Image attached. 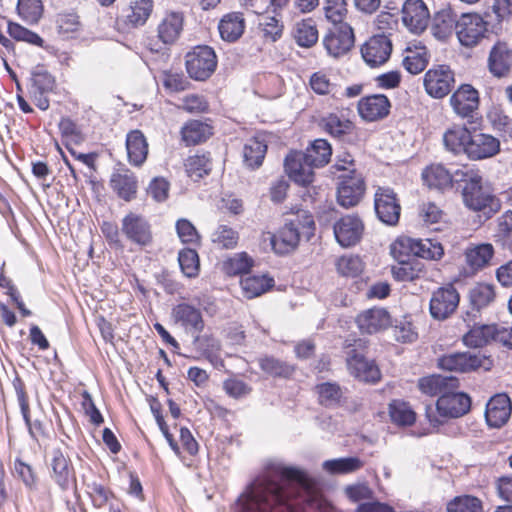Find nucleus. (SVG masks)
Segmentation results:
<instances>
[{
  "label": "nucleus",
  "instance_id": "c9c22d12",
  "mask_svg": "<svg viewBox=\"0 0 512 512\" xmlns=\"http://www.w3.org/2000/svg\"><path fill=\"white\" fill-rule=\"evenodd\" d=\"M258 365L265 374L273 378L289 379L296 370V367L287 361L268 355L260 357Z\"/></svg>",
  "mask_w": 512,
  "mask_h": 512
},
{
  "label": "nucleus",
  "instance_id": "f257e3e1",
  "mask_svg": "<svg viewBox=\"0 0 512 512\" xmlns=\"http://www.w3.org/2000/svg\"><path fill=\"white\" fill-rule=\"evenodd\" d=\"M306 471L279 461L266 464L237 499L240 512H281L308 486Z\"/></svg>",
  "mask_w": 512,
  "mask_h": 512
},
{
  "label": "nucleus",
  "instance_id": "aec40b11",
  "mask_svg": "<svg viewBox=\"0 0 512 512\" xmlns=\"http://www.w3.org/2000/svg\"><path fill=\"white\" fill-rule=\"evenodd\" d=\"M392 47V42L388 36L377 34L363 44L361 55L367 65L378 67L389 60Z\"/></svg>",
  "mask_w": 512,
  "mask_h": 512
},
{
  "label": "nucleus",
  "instance_id": "f8f14e48",
  "mask_svg": "<svg viewBox=\"0 0 512 512\" xmlns=\"http://www.w3.org/2000/svg\"><path fill=\"white\" fill-rule=\"evenodd\" d=\"M455 32L461 45L473 47L486 37L484 18L477 13H462L456 22Z\"/></svg>",
  "mask_w": 512,
  "mask_h": 512
},
{
  "label": "nucleus",
  "instance_id": "473e14b6",
  "mask_svg": "<svg viewBox=\"0 0 512 512\" xmlns=\"http://www.w3.org/2000/svg\"><path fill=\"white\" fill-rule=\"evenodd\" d=\"M185 171L193 181H200L208 176L213 167L211 153L198 150L194 155L189 156L184 163Z\"/></svg>",
  "mask_w": 512,
  "mask_h": 512
},
{
  "label": "nucleus",
  "instance_id": "c85d7f7f",
  "mask_svg": "<svg viewBox=\"0 0 512 512\" xmlns=\"http://www.w3.org/2000/svg\"><path fill=\"white\" fill-rule=\"evenodd\" d=\"M495 298V292L492 285L478 284L470 290L469 301L470 309L462 316L467 326H470V317H479L481 309L487 307Z\"/></svg>",
  "mask_w": 512,
  "mask_h": 512
},
{
  "label": "nucleus",
  "instance_id": "79ce46f5",
  "mask_svg": "<svg viewBox=\"0 0 512 512\" xmlns=\"http://www.w3.org/2000/svg\"><path fill=\"white\" fill-rule=\"evenodd\" d=\"M183 28V16L181 13L168 14L158 26V36L165 44L174 43Z\"/></svg>",
  "mask_w": 512,
  "mask_h": 512
},
{
  "label": "nucleus",
  "instance_id": "20e7f679",
  "mask_svg": "<svg viewBox=\"0 0 512 512\" xmlns=\"http://www.w3.org/2000/svg\"><path fill=\"white\" fill-rule=\"evenodd\" d=\"M369 341L362 338L345 340L344 348L346 360L351 374L364 382L376 383L381 378V372L374 360H369L365 356Z\"/></svg>",
  "mask_w": 512,
  "mask_h": 512
},
{
  "label": "nucleus",
  "instance_id": "9b49d317",
  "mask_svg": "<svg viewBox=\"0 0 512 512\" xmlns=\"http://www.w3.org/2000/svg\"><path fill=\"white\" fill-rule=\"evenodd\" d=\"M455 83L454 72L447 65H437L430 68L424 75L426 93L435 99L447 96Z\"/></svg>",
  "mask_w": 512,
  "mask_h": 512
},
{
  "label": "nucleus",
  "instance_id": "7c9ffc66",
  "mask_svg": "<svg viewBox=\"0 0 512 512\" xmlns=\"http://www.w3.org/2000/svg\"><path fill=\"white\" fill-rule=\"evenodd\" d=\"M512 66V50L505 42L498 41L491 48L488 57L489 71L496 77L505 76Z\"/></svg>",
  "mask_w": 512,
  "mask_h": 512
},
{
  "label": "nucleus",
  "instance_id": "c756f323",
  "mask_svg": "<svg viewBox=\"0 0 512 512\" xmlns=\"http://www.w3.org/2000/svg\"><path fill=\"white\" fill-rule=\"evenodd\" d=\"M172 316L186 330L201 333L204 329V320L201 311L188 303H179L172 309Z\"/></svg>",
  "mask_w": 512,
  "mask_h": 512
},
{
  "label": "nucleus",
  "instance_id": "680f3d73",
  "mask_svg": "<svg viewBox=\"0 0 512 512\" xmlns=\"http://www.w3.org/2000/svg\"><path fill=\"white\" fill-rule=\"evenodd\" d=\"M283 24L277 16L263 15L259 19V28L263 37L271 42L277 41L283 33Z\"/></svg>",
  "mask_w": 512,
  "mask_h": 512
},
{
  "label": "nucleus",
  "instance_id": "3c124183",
  "mask_svg": "<svg viewBox=\"0 0 512 512\" xmlns=\"http://www.w3.org/2000/svg\"><path fill=\"white\" fill-rule=\"evenodd\" d=\"M388 409L391 421L398 426H411L416 421V413L405 401L392 400Z\"/></svg>",
  "mask_w": 512,
  "mask_h": 512
},
{
  "label": "nucleus",
  "instance_id": "8fccbe9b",
  "mask_svg": "<svg viewBox=\"0 0 512 512\" xmlns=\"http://www.w3.org/2000/svg\"><path fill=\"white\" fill-rule=\"evenodd\" d=\"M494 255L493 246L489 243L480 244L465 253L466 263L472 271H478L489 264Z\"/></svg>",
  "mask_w": 512,
  "mask_h": 512
},
{
  "label": "nucleus",
  "instance_id": "393cba45",
  "mask_svg": "<svg viewBox=\"0 0 512 512\" xmlns=\"http://www.w3.org/2000/svg\"><path fill=\"white\" fill-rule=\"evenodd\" d=\"M450 104L456 114L470 117L478 108L479 93L470 84H462L450 97Z\"/></svg>",
  "mask_w": 512,
  "mask_h": 512
},
{
  "label": "nucleus",
  "instance_id": "7ed1b4c3",
  "mask_svg": "<svg viewBox=\"0 0 512 512\" xmlns=\"http://www.w3.org/2000/svg\"><path fill=\"white\" fill-rule=\"evenodd\" d=\"M314 231L313 216L303 211L286 222L276 234H269V240L275 253L285 255L295 250L301 237L309 241L314 236Z\"/></svg>",
  "mask_w": 512,
  "mask_h": 512
},
{
  "label": "nucleus",
  "instance_id": "bf43d9fd",
  "mask_svg": "<svg viewBox=\"0 0 512 512\" xmlns=\"http://www.w3.org/2000/svg\"><path fill=\"white\" fill-rule=\"evenodd\" d=\"M16 10L24 21L36 24L42 17L43 4L41 0H18Z\"/></svg>",
  "mask_w": 512,
  "mask_h": 512
},
{
  "label": "nucleus",
  "instance_id": "58836bf2",
  "mask_svg": "<svg viewBox=\"0 0 512 512\" xmlns=\"http://www.w3.org/2000/svg\"><path fill=\"white\" fill-rule=\"evenodd\" d=\"M193 345L197 352H199L200 357L207 359L211 364L216 365V363L220 360L219 351L221 349L220 341L214 337L212 334H204L197 335L193 339Z\"/></svg>",
  "mask_w": 512,
  "mask_h": 512
},
{
  "label": "nucleus",
  "instance_id": "09e8293b",
  "mask_svg": "<svg viewBox=\"0 0 512 512\" xmlns=\"http://www.w3.org/2000/svg\"><path fill=\"white\" fill-rule=\"evenodd\" d=\"M315 390L318 394L319 403L326 408H333L341 405L343 391L336 382H324L317 384Z\"/></svg>",
  "mask_w": 512,
  "mask_h": 512
},
{
  "label": "nucleus",
  "instance_id": "39448f33",
  "mask_svg": "<svg viewBox=\"0 0 512 512\" xmlns=\"http://www.w3.org/2000/svg\"><path fill=\"white\" fill-rule=\"evenodd\" d=\"M392 253L403 257L422 258L427 260H439L444 255L442 244L435 239H414L400 237L392 245Z\"/></svg>",
  "mask_w": 512,
  "mask_h": 512
},
{
  "label": "nucleus",
  "instance_id": "cd10ccee",
  "mask_svg": "<svg viewBox=\"0 0 512 512\" xmlns=\"http://www.w3.org/2000/svg\"><path fill=\"white\" fill-rule=\"evenodd\" d=\"M110 187L116 195L125 202H131L137 197L138 180L128 169L114 172L109 181Z\"/></svg>",
  "mask_w": 512,
  "mask_h": 512
},
{
  "label": "nucleus",
  "instance_id": "a18cd8bd",
  "mask_svg": "<svg viewBox=\"0 0 512 512\" xmlns=\"http://www.w3.org/2000/svg\"><path fill=\"white\" fill-rule=\"evenodd\" d=\"M363 466V461L356 456L329 459L322 463L323 470L331 475L353 473Z\"/></svg>",
  "mask_w": 512,
  "mask_h": 512
},
{
  "label": "nucleus",
  "instance_id": "72a5a7b5",
  "mask_svg": "<svg viewBox=\"0 0 512 512\" xmlns=\"http://www.w3.org/2000/svg\"><path fill=\"white\" fill-rule=\"evenodd\" d=\"M418 387L427 395L440 397L447 390L457 389L459 380L454 376L430 375L420 378Z\"/></svg>",
  "mask_w": 512,
  "mask_h": 512
},
{
  "label": "nucleus",
  "instance_id": "37998d69",
  "mask_svg": "<svg viewBox=\"0 0 512 512\" xmlns=\"http://www.w3.org/2000/svg\"><path fill=\"white\" fill-rule=\"evenodd\" d=\"M218 29L223 40L235 42L242 36L245 29V22L240 14L230 13L221 19Z\"/></svg>",
  "mask_w": 512,
  "mask_h": 512
},
{
  "label": "nucleus",
  "instance_id": "5701e85b",
  "mask_svg": "<svg viewBox=\"0 0 512 512\" xmlns=\"http://www.w3.org/2000/svg\"><path fill=\"white\" fill-rule=\"evenodd\" d=\"M401 12L403 24L410 31L421 33L427 28L430 14L422 0H406Z\"/></svg>",
  "mask_w": 512,
  "mask_h": 512
},
{
  "label": "nucleus",
  "instance_id": "0e129e2a",
  "mask_svg": "<svg viewBox=\"0 0 512 512\" xmlns=\"http://www.w3.org/2000/svg\"><path fill=\"white\" fill-rule=\"evenodd\" d=\"M238 240V232L227 225H219L212 235V241L224 249L234 248Z\"/></svg>",
  "mask_w": 512,
  "mask_h": 512
},
{
  "label": "nucleus",
  "instance_id": "dca6fc26",
  "mask_svg": "<svg viewBox=\"0 0 512 512\" xmlns=\"http://www.w3.org/2000/svg\"><path fill=\"white\" fill-rule=\"evenodd\" d=\"M466 166L454 170L447 169L442 164H432L426 167L421 174L423 183L430 189H436L440 192L455 190L459 183H456L458 173L464 172Z\"/></svg>",
  "mask_w": 512,
  "mask_h": 512
},
{
  "label": "nucleus",
  "instance_id": "2f4dec72",
  "mask_svg": "<svg viewBox=\"0 0 512 512\" xmlns=\"http://www.w3.org/2000/svg\"><path fill=\"white\" fill-rule=\"evenodd\" d=\"M126 150L128 161L131 165L139 167L147 159L148 143L142 131L136 129L126 136Z\"/></svg>",
  "mask_w": 512,
  "mask_h": 512
},
{
  "label": "nucleus",
  "instance_id": "4d7b16f0",
  "mask_svg": "<svg viewBox=\"0 0 512 512\" xmlns=\"http://www.w3.org/2000/svg\"><path fill=\"white\" fill-rule=\"evenodd\" d=\"M447 512H483V502L480 498L463 494L455 496L446 506Z\"/></svg>",
  "mask_w": 512,
  "mask_h": 512
},
{
  "label": "nucleus",
  "instance_id": "ea45409f",
  "mask_svg": "<svg viewBox=\"0 0 512 512\" xmlns=\"http://www.w3.org/2000/svg\"><path fill=\"white\" fill-rule=\"evenodd\" d=\"M403 255L395 256L398 258L399 265L394 267L392 272L393 276L398 281L408 282L414 281L424 273V264L417 258L407 257L402 259Z\"/></svg>",
  "mask_w": 512,
  "mask_h": 512
},
{
  "label": "nucleus",
  "instance_id": "b1692460",
  "mask_svg": "<svg viewBox=\"0 0 512 512\" xmlns=\"http://www.w3.org/2000/svg\"><path fill=\"white\" fill-rule=\"evenodd\" d=\"M358 113L366 121L373 122L388 116L391 102L384 94L363 97L358 102Z\"/></svg>",
  "mask_w": 512,
  "mask_h": 512
},
{
  "label": "nucleus",
  "instance_id": "5fc2aeb1",
  "mask_svg": "<svg viewBox=\"0 0 512 512\" xmlns=\"http://www.w3.org/2000/svg\"><path fill=\"white\" fill-rule=\"evenodd\" d=\"M153 8L152 0H131L127 9V22L133 26L144 25Z\"/></svg>",
  "mask_w": 512,
  "mask_h": 512
},
{
  "label": "nucleus",
  "instance_id": "a211bd4d",
  "mask_svg": "<svg viewBox=\"0 0 512 512\" xmlns=\"http://www.w3.org/2000/svg\"><path fill=\"white\" fill-rule=\"evenodd\" d=\"M284 170L289 179L298 185L308 186L314 180V167L308 164L303 151H290L284 159Z\"/></svg>",
  "mask_w": 512,
  "mask_h": 512
},
{
  "label": "nucleus",
  "instance_id": "052dcab7",
  "mask_svg": "<svg viewBox=\"0 0 512 512\" xmlns=\"http://www.w3.org/2000/svg\"><path fill=\"white\" fill-rule=\"evenodd\" d=\"M253 266V259L246 253L241 252L224 262V270L230 276L246 274Z\"/></svg>",
  "mask_w": 512,
  "mask_h": 512
},
{
  "label": "nucleus",
  "instance_id": "e2e57ef3",
  "mask_svg": "<svg viewBox=\"0 0 512 512\" xmlns=\"http://www.w3.org/2000/svg\"><path fill=\"white\" fill-rule=\"evenodd\" d=\"M364 265L359 256H342L336 262L339 274L345 277L355 278L363 271Z\"/></svg>",
  "mask_w": 512,
  "mask_h": 512
},
{
  "label": "nucleus",
  "instance_id": "e433bc0d",
  "mask_svg": "<svg viewBox=\"0 0 512 512\" xmlns=\"http://www.w3.org/2000/svg\"><path fill=\"white\" fill-rule=\"evenodd\" d=\"M28 86L29 94H48L55 87V77L45 68L44 65H37L31 71Z\"/></svg>",
  "mask_w": 512,
  "mask_h": 512
},
{
  "label": "nucleus",
  "instance_id": "4c0bfd02",
  "mask_svg": "<svg viewBox=\"0 0 512 512\" xmlns=\"http://www.w3.org/2000/svg\"><path fill=\"white\" fill-rule=\"evenodd\" d=\"M308 158V164L314 168H321L327 165L332 156L331 144L326 139H315L303 152Z\"/></svg>",
  "mask_w": 512,
  "mask_h": 512
},
{
  "label": "nucleus",
  "instance_id": "f03ea898",
  "mask_svg": "<svg viewBox=\"0 0 512 512\" xmlns=\"http://www.w3.org/2000/svg\"><path fill=\"white\" fill-rule=\"evenodd\" d=\"M456 191H460L464 205L475 212L481 213L482 221L490 219L500 208V201L483 187V179L478 171L469 169L456 174Z\"/></svg>",
  "mask_w": 512,
  "mask_h": 512
},
{
  "label": "nucleus",
  "instance_id": "1a4fd4ad",
  "mask_svg": "<svg viewBox=\"0 0 512 512\" xmlns=\"http://www.w3.org/2000/svg\"><path fill=\"white\" fill-rule=\"evenodd\" d=\"M354 42V32L348 23L332 25L322 39L327 54L334 58L347 54L354 46Z\"/></svg>",
  "mask_w": 512,
  "mask_h": 512
},
{
  "label": "nucleus",
  "instance_id": "a878e982",
  "mask_svg": "<svg viewBox=\"0 0 512 512\" xmlns=\"http://www.w3.org/2000/svg\"><path fill=\"white\" fill-rule=\"evenodd\" d=\"M511 411L510 398L506 394H497L487 403L485 411L486 422L490 427L500 428L509 420Z\"/></svg>",
  "mask_w": 512,
  "mask_h": 512
},
{
  "label": "nucleus",
  "instance_id": "9d476101",
  "mask_svg": "<svg viewBox=\"0 0 512 512\" xmlns=\"http://www.w3.org/2000/svg\"><path fill=\"white\" fill-rule=\"evenodd\" d=\"M364 231V222L357 214L344 215L333 225L335 239L343 248L354 247L360 243Z\"/></svg>",
  "mask_w": 512,
  "mask_h": 512
},
{
  "label": "nucleus",
  "instance_id": "4be33fe9",
  "mask_svg": "<svg viewBox=\"0 0 512 512\" xmlns=\"http://www.w3.org/2000/svg\"><path fill=\"white\" fill-rule=\"evenodd\" d=\"M362 334H376L386 330L392 324L390 313L382 307H372L362 311L356 318Z\"/></svg>",
  "mask_w": 512,
  "mask_h": 512
},
{
  "label": "nucleus",
  "instance_id": "4468645a",
  "mask_svg": "<svg viewBox=\"0 0 512 512\" xmlns=\"http://www.w3.org/2000/svg\"><path fill=\"white\" fill-rule=\"evenodd\" d=\"M121 233L127 240L139 246H148L153 240L149 221L134 212H129L122 218Z\"/></svg>",
  "mask_w": 512,
  "mask_h": 512
},
{
  "label": "nucleus",
  "instance_id": "774afa93",
  "mask_svg": "<svg viewBox=\"0 0 512 512\" xmlns=\"http://www.w3.org/2000/svg\"><path fill=\"white\" fill-rule=\"evenodd\" d=\"M492 127L505 138H512V119L502 110L494 109L488 114Z\"/></svg>",
  "mask_w": 512,
  "mask_h": 512
},
{
  "label": "nucleus",
  "instance_id": "6ab92c4d",
  "mask_svg": "<svg viewBox=\"0 0 512 512\" xmlns=\"http://www.w3.org/2000/svg\"><path fill=\"white\" fill-rule=\"evenodd\" d=\"M364 192V179L361 175L356 174L355 169L350 170L348 175L342 176V181L338 186V204L344 208L354 207L360 202Z\"/></svg>",
  "mask_w": 512,
  "mask_h": 512
},
{
  "label": "nucleus",
  "instance_id": "6e6d98bb",
  "mask_svg": "<svg viewBox=\"0 0 512 512\" xmlns=\"http://www.w3.org/2000/svg\"><path fill=\"white\" fill-rule=\"evenodd\" d=\"M267 145L257 139H250L243 148L244 163L249 168L255 169L262 165Z\"/></svg>",
  "mask_w": 512,
  "mask_h": 512
},
{
  "label": "nucleus",
  "instance_id": "864d4df0",
  "mask_svg": "<svg viewBox=\"0 0 512 512\" xmlns=\"http://www.w3.org/2000/svg\"><path fill=\"white\" fill-rule=\"evenodd\" d=\"M389 327H391L397 342L412 343L418 338V333L409 315L392 320V324Z\"/></svg>",
  "mask_w": 512,
  "mask_h": 512
},
{
  "label": "nucleus",
  "instance_id": "bb28decb",
  "mask_svg": "<svg viewBox=\"0 0 512 512\" xmlns=\"http://www.w3.org/2000/svg\"><path fill=\"white\" fill-rule=\"evenodd\" d=\"M469 331L463 335V343L467 347L481 348L491 341L496 342L497 324H480L477 317H470Z\"/></svg>",
  "mask_w": 512,
  "mask_h": 512
},
{
  "label": "nucleus",
  "instance_id": "49530a36",
  "mask_svg": "<svg viewBox=\"0 0 512 512\" xmlns=\"http://www.w3.org/2000/svg\"><path fill=\"white\" fill-rule=\"evenodd\" d=\"M293 38L301 47L310 48L314 46L318 41V30L315 22L308 18L296 23L293 29Z\"/></svg>",
  "mask_w": 512,
  "mask_h": 512
},
{
  "label": "nucleus",
  "instance_id": "69168bd1",
  "mask_svg": "<svg viewBox=\"0 0 512 512\" xmlns=\"http://www.w3.org/2000/svg\"><path fill=\"white\" fill-rule=\"evenodd\" d=\"M58 33L66 38L79 31L81 23L79 16L74 12L60 13L56 18Z\"/></svg>",
  "mask_w": 512,
  "mask_h": 512
},
{
  "label": "nucleus",
  "instance_id": "de8ad7c7",
  "mask_svg": "<svg viewBox=\"0 0 512 512\" xmlns=\"http://www.w3.org/2000/svg\"><path fill=\"white\" fill-rule=\"evenodd\" d=\"M322 128L332 137L345 140L354 129V124L347 119H341L337 114L331 113L321 120Z\"/></svg>",
  "mask_w": 512,
  "mask_h": 512
},
{
  "label": "nucleus",
  "instance_id": "13d9d810",
  "mask_svg": "<svg viewBox=\"0 0 512 512\" xmlns=\"http://www.w3.org/2000/svg\"><path fill=\"white\" fill-rule=\"evenodd\" d=\"M178 262L182 273L189 278H194L199 274L200 261L196 250L184 248L178 253Z\"/></svg>",
  "mask_w": 512,
  "mask_h": 512
},
{
  "label": "nucleus",
  "instance_id": "a19ab883",
  "mask_svg": "<svg viewBox=\"0 0 512 512\" xmlns=\"http://www.w3.org/2000/svg\"><path fill=\"white\" fill-rule=\"evenodd\" d=\"M212 134V126L199 120H191L181 129L182 139L187 145L205 142Z\"/></svg>",
  "mask_w": 512,
  "mask_h": 512
},
{
  "label": "nucleus",
  "instance_id": "ddd939ff",
  "mask_svg": "<svg viewBox=\"0 0 512 512\" xmlns=\"http://www.w3.org/2000/svg\"><path fill=\"white\" fill-rule=\"evenodd\" d=\"M51 478L61 491H67L71 487L77 491L76 472L69 456L56 448L52 451L50 462Z\"/></svg>",
  "mask_w": 512,
  "mask_h": 512
},
{
  "label": "nucleus",
  "instance_id": "412c9836",
  "mask_svg": "<svg viewBox=\"0 0 512 512\" xmlns=\"http://www.w3.org/2000/svg\"><path fill=\"white\" fill-rule=\"evenodd\" d=\"M500 152V140L493 135L472 131L468 143L467 157L470 160L478 161L492 158Z\"/></svg>",
  "mask_w": 512,
  "mask_h": 512
},
{
  "label": "nucleus",
  "instance_id": "c03bdc74",
  "mask_svg": "<svg viewBox=\"0 0 512 512\" xmlns=\"http://www.w3.org/2000/svg\"><path fill=\"white\" fill-rule=\"evenodd\" d=\"M274 283V279L267 275H248L241 278L244 295L249 299L266 293L274 286Z\"/></svg>",
  "mask_w": 512,
  "mask_h": 512
},
{
  "label": "nucleus",
  "instance_id": "423d86ee",
  "mask_svg": "<svg viewBox=\"0 0 512 512\" xmlns=\"http://www.w3.org/2000/svg\"><path fill=\"white\" fill-rule=\"evenodd\" d=\"M217 56L213 48L199 45L185 56L186 71L196 81L209 79L217 68Z\"/></svg>",
  "mask_w": 512,
  "mask_h": 512
},
{
  "label": "nucleus",
  "instance_id": "603ef678",
  "mask_svg": "<svg viewBox=\"0 0 512 512\" xmlns=\"http://www.w3.org/2000/svg\"><path fill=\"white\" fill-rule=\"evenodd\" d=\"M459 15L451 8L442 9L437 12L433 18L432 29L437 37H445L451 33L452 29L456 30V22Z\"/></svg>",
  "mask_w": 512,
  "mask_h": 512
},
{
  "label": "nucleus",
  "instance_id": "f704fd0d",
  "mask_svg": "<svg viewBox=\"0 0 512 512\" xmlns=\"http://www.w3.org/2000/svg\"><path fill=\"white\" fill-rule=\"evenodd\" d=\"M472 131L465 126L455 125L448 129L443 136L444 145L447 150L455 155H467L468 143L470 142Z\"/></svg>",
  "mask_w": 512,
  "mask_h": 512
},
{
  "label": "nucleus",
  "instance_id": "f3484780",
  "mask_svg": "<svg viewBox=\"0 0 512 512\" xmlns=\"http://www.w3.org/2000/svg\"><path fill=\"white\" fill-rule=\"evenodd\" d=\"M471 398L455 389L447 390L436 401V410L440 417L458 418L470 411Z\"/></svg>",
  "mask_w": 512,
  "mask_h": 512
},
{
  "label": "nucleus",
  "instance_id": "0eeeda50",
  "mask_svg": "<svg viewBox=\"0 0 512 512\" xmlns=\"http://www.w3.org/2000/svg\"><path fill=\"white\" fill-rule=\"evenodd\" d=\"M438 366L448 371L467 373L481 367L488 371L492 368L493 361L489 356L480 353L457 352L440 357Z\"/></svg>",
  "mask_w": 512,
  "mask_h": 512
},
{
  "label": "nucleus",
  "instance_id": "6e6552de",
  "mask_svg": "<svg viewBox=\"0 0 512 512\" xmlns=\"http://www.w3.org/2000/svg\"><path fill=\"white\" fill-rule=\"evenodd\" d=\"M374 210L377 218L387 226H396L401 215L397 194L390 187H378L374 194Z\"/></svg>",
  "mask_w": 512,
  "mask_h": 512
},
{
  "label": "nucleus",
  "instance_id": "338daca9",
  "mask_svg": "<svg viewBox=\"0 0 512 512\" xmlns=\"http://www.w3.org/2000/svg\"><path fill=\"white\" fill-rule=\"evenodd\" d=\"M346 0H325L324 11L332 25H339L347 13Z\"/></svg>",
  "mask_w": 512,
  "mask_h": 512
},
{
  "label": "nucleus",
  "instance_id": "2eb2a0df",
  "mask_svg": "<svg viewBox=\"0 0 512 512\" xmlns=\"http://www.w3.org/2000/svg\"><path fill=\"white\" fill-rule=\"evenodd\" d=\"M459 293L452 284L438 288L430 299L429 310L436 320L447 319L458 307Z\"/></svg>",
  "mask_w": 512,
  "mask_h": 512
}]
</instances>
